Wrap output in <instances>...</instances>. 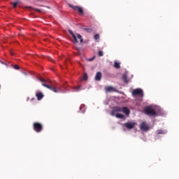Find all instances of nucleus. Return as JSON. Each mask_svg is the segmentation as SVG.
<instances>
[{
  "label": "nucleus",
  "instance_id": "1",
  "mask_svg": "<svg viewBox=\"0 0 179 179\" xmlns=\"http://www.w3.org/2000/svg\"><path fill=\"white\" fill-rule=\"evenodd\" d=\"M38 80L42 83V86L44 87L49 89V90H52V92H54V93H58V90L57 88H55V87L50 85H51V81L47 80L44 78H38Z\"/></svg>",
  "mask_w": 179,
  "mask_h": 179
},
{
  "label": "nucleus",
  "instance_id": "2",
  "mask_svg": "<svg viewBox=\"0 0 179 179\" xmlns=\"http://www.w3.org/2000/svg\"><path fill=\"white\" fill-rule=\"evenodd\" d=\"M69 33L73 37V43H74L75 44L78 43V38L80 40V43H83V38H82V35L79 34H75L71 29L69 30Z\"/></svg>",
  "mask_w": 179,
  "mask_h": 179
},
{
  "label": "nucleus",
  "instance_id": "3",
  "mask_svg": "<svg viewBox=\"0 0 179 179\" xmlns=\"http://www.w3.org/2000/svg\"><path fill=\"white\" fill-rule=\"evenodd\" d=\"M144 113L147 115H151L152 117H156L157 115V113H156V110L153 109V108L150 106H147L144 108Z\"/></svg>",
  "mask_w": 179,
  "mask_h": 179
},
{
  "label": "nucleus",
  "instance_id": "4",
  "mask_svg": "<svg viewBox=\"0 0 179 179\" xmlns=\"http://www.w3.org/2000/svg\"><path fill=\"white\" fill-rule=\"evenodd\" d=\"M33 129L35 132H37V134H40V132L43 131V124L40 122H34L33 124Z\"/></svg>",
  "mask_w": 179,
  "mask_h": 179
},
{
  "label": "nucleus",
  "instance_id": "5",
  "mask_svg": "<svg viewBox=\"0 0 179 179\" xmlns=\"http://www.w3.org/2000/svg\"><path fill=\"white\" fill-rule=\"evenodd\" d=\"M133 96H140V97H143V90L140 88L135 89L132 91Z\"/></svg>",
  "mask_w": 179,
  "mask_h": 179
},
{
  "label": "nucleus",
  "instance_id": "6",
  "mask_svg": "<svg viewBox=\"0 0 179 179\" xmlns=\"http://www.w3.org/2000/svg\"><path fill=\"white\" fill-rule=\"evenodd\" d=\"M69 7L71 8V9L73 10H77L80 15H83V8H82V7L73 6L72 4H69Z\"/></svg>",
  "mask_w": 179,
  "mask_h": 179
},
{
  "label": "nucleus",
  "instance_id": "7",
  "mask_svg": "<svg viewBox=\"0 0 179 179\" xmlns=\"http://www.w3.org/2000/svg\"><path fill=\"white\" fill-rule=\"evenodd\" d=\"M150 128L149 127V125L146 124L145 122H141V124H140V129L141 131H143L144 132H148V131L150 129Z\"/></svg>",
  "mask_w": 179,
  "mask_h": 179
},
{
  "label": "nucleus",
  "instance_id": "8",
  "mask_svg": "<svg viewBox=\"0 0 179 179\" xmlns=\"http://www.w3.org/2000/svg\"><path fill=\"white\" fill-rule=\"evenodd\" d=\"M136 125V122H127L124 124V127L127 128V129H133V128Z\"/></svg>",
  "mask_w": 179,
  "mask_h": 179
},
{
  "label": "nucleus",
  "instance_id": "9",
  "mask_svg": "<svg viewBox=\"0 0 179 179\" xmlns=\"http://www.w3.org/2000/svg\"><path fill=\"white\" fill-rule=\"evenodd\" d=\"M105 92L106 93H111L113 92H117V90L113 86H108L105 87Z\"/></svg>",
  "mask_w": 179,
  "mask_h": 179
},
{
  "label": "nucleus",
  "instance_id": "10",
  "mask_svg": "<svg viewBox=\"0 0 179 179\" xmlns=\"http://www.w3.org/2000/svg\"><path fill=\"white\" fill-rule=\"evenodd\" d=\"M101 77H102L101 72L98 71V72H96V73L95 75L94 79H95V80L100 82V80H101Z\"/></svg>",
  "mask_w": 179,
  "mask_h": 179
},
{
  "label": "nucleus",
  "instance_id": "11",
  "mask_svg": "<svg viewBox=\"0 0 179 179\" xmlns=\"http://www.w3.org/2000/svg\"><path fill=\"white\" fill-rule=\"evenodd\" d=\"M122 111V108L121 107H115L111 113L113 115H114V113H121Z\"/></svg>",
  "mask_w": 179,
  "mask_h": 179
},
{
  "label": "nucleus",
  "instance_id": "12",
  "mask_svg": "<svg viewBox=\"0 0 179 179\" xmlns=\"http://www.w3.org/2000/svg\"><path fill=\"white\" fill-rule=\"evenodd\" d=\"M36 96L37 98V100L40 101L42 100V99L44 97V94H42V92H37L36 94Z\"/></svg>",
  "mask_w": 179,
  "mask_h": 179
},
{
  "label": "nucleus",
  "instance_id": "13",
  "mask_svg": "<svg viewBox=\"0 0 179 179\" xmlns=\"http://www.w3.org/2000/svg\"><path fill=\"white\" fill-rule=\"evenodd\" d=\"M122 111L126 115H129L131 110L127 107H123Z\"/></svg>",
  "mask_w": 179,
  "mask_h": 179
},
{
  "label": "nucleus",
  "instance_id": "14",
  "mask_svg": "<svg viewBox=\"0 0 179 179\" xmlns=\"http://www.w3.org/2000/svg\"><path fill=\"white\" fill-rule=\"evenodd\" d=\"M122 79L124 83H128V76H127V74H123Z\"/></svg>",
  "mask_w": 179,
  "mask_h": 179
},
{
  "label": "nucleus",
  "instance_id": "15",
  "mask_svg": "<svg viewBox=\"0 0 179 179\" xmlns=\"http://www.w3.org/2000/svg\"><path fill=\"white\" fill-rule=\"evenodd\" d=\"M114 68H116V69H120L121 68V65L117 62H114Z\"/></svg>",
  "mask_w": 179,
  "mask_h": 179
},
{
  "label": "nucleus",
  "instance_id": "16",
  "mask_svg": "<svg viewBox=\"0 0 179 179\" xmlns=\"http://www.w3.org/2000/svg\"><path fill=\"white\" fill-rule=\"evenodd\" d=\"M157 135H164V134H166V131L164 130H157Z\"/></svg>",
  "mask_w": 179,
  "mask_h": 179
},
{
  "label": "nucleus",
  "instance_id": "17",
  "mask_svg": "<svg viewBox=\"0 0 179 179\" xmlns=\"http://www.w3.org/2000/svg\"><path fill=\"white\" fill-rule=\"evenodd\" d=\"M116 118H124V115L121 114V113H117L115 115Z\"/></svg>",
  "mask_w": 179,
  "mask_h": 179
},
{
  "label": "nucleus",
  "instance_id": "18",
  "mask_svg": "<svg viewBox=\"0 0 179 179\" xmlns=\"http://www.w3.org/2000/svg\"><path fill=\"white\" fill-rule=\"evenodd\" d=\"M80 90V86L74 87V92H79Z\"/></svg>",
  "mask_w": 179,
  "mask_h": 179
},
{
  "label": "nucleus",
  "instance_id": "19",
  "mask_svg": "<svg viewBox=\"0 0 179 179\" xmlns=\"http://www.w3.org/2000/svg\"><path fill=\"white\" fill-rule=\"evenodd\" d=\"M17 5H19L17 1L13 3V8H17Z\"/></svg>",
  "mask_w": 179,
  "mask_h": 179
},
{
  "label": "nucleus",
  "instance_id": "20",
  "mask_svg": "<svg viewBox=\"0 0 179 179\" xmlns=\"http://www.w3.org/2000/svg\"><path fill=\"white\" fill-rule=\"evenodd\" d=\"M103 51L99 50V51L98 52V56H99V57H103Z\"/></svg>",
  "mask_w": 179,
  "mask_h": 179
},
{
  "label": "nucleus",
  "instance_id": "21",
  "mask_svg": "<svg viewBox=\"0 0 179 179\" xmlns=\"http://www.w3.org/2000/svg\"><path fill=\"white\" fill-rule=\"evenodd\" d=\"M94 38H95L96 40H99V38H100V35H99V34H95V35H94Z\"/></svg>",
  "mask_w": 179,
  "mask_h": 179
},
{
  "label": "nucleus",
  "instance_id": "22",
  "mask_svg": "<svg viewBox=\"0 0 179 179\" xmlns=\"http://www.w3.org/2000/svg\"><path fill=\"white\" fill-rule=\"evenodd\" d=\"M83 80H87V75L85 74L83 76Z\"/></svg>",
  "mask_w": 179,
  "mask_h": 179
},
{
  "label": "nucleus",
  "instance_id": "23",
  "mask_svg": "<svg viewBox=\"0 0 179 179\" xmlns=\"http://www.w3.org/2000/svg\"><path fill=\"white\" fill-rule=\"evenodd\" d=\"M14 69H20V67H19V66L17 65V64H15V66H14Z\"/></svg>",
  "mask_w": 179,
  "mask_h": 179
},
{
  "label": "nucleus",
  "instance_id": "24",
  "mask_svg": "<svg viewBox=\"0 0 179 179\" xmlns=\"http://www.w3.org/2000/svg\"><path fill=\"white\" fill-rule=\"evenodd\" d=\"M35 10H36V12H39V13L41 12V10H40V9H38V8L35 9Z\"/></svg>",
  "mask_w": 179,
  "mask_h": 179
},
{
  "label": "nucleus",
  "instance_id": "25",
  "mask_svg": "<svg viewBox=\"0 0 179 179\" xmlns=\"http://www.w3.org/2000/svg\"><path fill=\"white\" fill-rule=\"evenodd\" d=\"M31 101H36V99L32 98V99H31Z\"/></svg>",
  "mask_w": 179,
  "mask_h": 179
},
{
  "label": "nucleus",
  "instance_id": "26",
  "mask_svg": "<svg viewBox=\"0 0 179 179\" xmlns=\"http://www.w3.org/2000/svg\"><path fill=\"white\" fill-rule=\"evenodd\" d=\"M94 59V58H91V59H90V61H93Z\"/></svg>",
  "mask_w": 179,
  "mask_h": 179
},
{
  "label": "nucleus",
  "instance_id": "27",
  "mask_svg": "<svg viewBox=\"0 0 179 179\" xmlns=\"http://www.w3.org/2000/svg\"><path fill=\"white\" fill-rule=\"evenodd\" d=\"M0 87H1V85H0Z\"/></svg>",
  "mask_w": 179,
  "mask_h": 179
}]
</instances>
